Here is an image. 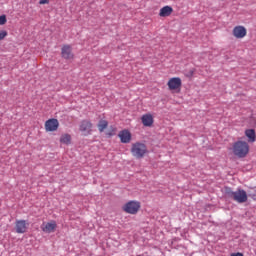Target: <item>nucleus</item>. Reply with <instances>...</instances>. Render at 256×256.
I'll list each match as a JSON object with an SVG mask.
<instances>
[{"mask_svg": "<svg viewBox=\"0 0 256 256\" xmlns=\"http://www.w3.org/2000/svg\"><path fill=\"white\" fill-rule=\"evenodd\" d=\"M232 153L240 159L247 157L249 155V144L245 141H236L232 145Z\"/></svg>", "mask_w": 256, "mask_h": 256, "instance_id": "obj_1", "label": "nucleus"}, {"mask_svg": "<svg viewBox=\"0 0 256 256\" xmlns=\"http://www.w3.org/2000/svg\"><path fill=\"white\" fill-rule=\"evenodd\" d=\"M130 152L135 159H143L149 153V150H147L145 143L135 142L132 144Z\"/></svg>", "mask_w": 256, "mask_h": 256, "instance_id": "obj_2", "label": "nucleus"}, {"mask_svg": "<svg viewBox=\"0 0 256 256\" xmlns=\"http://www.w3.org/2000/svg\"><path fill=\"white\" fill-rule=\"evenodd\" d=\"M122 211L128 215H137L141 211V202L137 200H130L122 206Z\"/></svg>", "mask_w": 256, "mask_h": 256, "instance_id": "obj_3", "label": "nucleus"}, {"mask_svg": "<svg viewBox=\"0 0 256 256\" xmlns=\"http://www.w3.org/2000/svg\"><path fill=\"white\" fill-rule=\"evenodd\" d=\"M226 193L228 197L236 201V203H247V192H245V190L239 189L233 192L231 189H228Z\"/></svg>", "mask_w": 256, "mask_h": 256, "instance_id": "obj_4", "label": "nucleus"}, {"mask_svg": "<svg viewBox=\"0 0 256 256\" xmlns=\"http://www.w3.org/2000/svg\"><path fill=\"white\" fill-rule=\"evenodd\" d=\"M182 86L183 81L179 77L170 78L167 82L169 91H172L173 93H181Z\"/></svg>", "mask_w": 256, "mask_h": 256, "instance_id": "obj_5", "label": "nucleus"}, {"mask_svg": "<svg viewBox=\"0 0 256 256\" xmlns=\"http://www.w3.org/2000/svg\"><path fill=\"white\" fill-rule=\"evenodd\" d=\"M79 129H80L82 135L87 137V135H91V132L93 131V123H91V121H89V120H83L80 123Z\"/></svg>", "mask_w": 256, "mask_h": 256, "instance_id": "obj_6", "label": "nucleus"}, {"mask_svg": "<svg viewBox=\"0 0 256 256\" xmlns=\"http://www.w3.org/2000/svg\"><path fill=\"white\" fill-rule=\"evenodd\" d=\"M232 35L235 39H244V37H247V28L241 25L235 26L232 30Z\"/></svg>", "mask_w": 256, "mask_h": 256, "instance_id": "obj_7", "label": "nucleus"}, {"mask_svg": "<svg viewBox=\"0 0 256 256\" xmlns=\"http://www.w3.org/2000/svg\"><path fill=\"white\" fill-rule=\"evenodd\" d=\"M59 129V120L51 118L45 122V131L53 132Z\"/></svg>", "mask_w": 256, "mask_h": 256, "instance_id": "obj_8", "label": "nucleus"}, {"mask_svg": "<svg viewBox=\"0 0 256 256\" xmlns=\"http://www.w3.org/2000/svg\"><path fill=\"white\" fill-rule=\"evenodd\" d=\"M55 229H57V222L53 220L41 225V230L44 233H55Z\"/></svg>", "mask_w": 256, "mask_h": 256, "instance_id": "obj_9", "label": "nucleus"}, {"mask_svg": "<svg viewBox=\"0 0 256 256\" xmlns=\"http://www.w3.org/2000/svg\"><path fill=\"white\" fill-rule=\"evenodd\" d=\"M27 227L29 224L25 220H17L15 224L16 233L22 234L27 233Z\"/></svg>", "mask_w": 256, "mask_h": 256, "instance_id": "obj_10", "label": "nucleus"}, {"mask_svg": "<svg viewBox=\"0 0 256 256\" xmlns=\"http://www.w3.org/2000/svg\"><path fill=\"white\" fill-rule=\"evenodd\" d=\"M118 137L121 143H131L132 135L131 132L127 129H124L118 133Z\"/></svg>", "mask_w": 256, "mask_h": 256, "instance_id": "obj_11", "label": "nucleus"}, {"mask_svg": "<svg viewBox=\"0 0 256 256\" xmlns=\"http://www.w3.org/2000/svg\"><path fill=\"white\" fill-rule=\"evenodd\" d=\"M63 59H73L74 55L69 45H64L61 49Z\"/></svg>", "mask_w": 256, "mask_h": 256, "instance_id": "obj_12", "label": "nucleus"}, {"mask_svg": "<svg viewBox=\"0 0 256 256\" xmlns=\"http://www.w3.org/2000/svg\"><path fill=\"white\" fill-rule=\"evenodd\" d=\"M142 124L144 127H151L153 125V115L151 114H144L141 117Z\"/></svg>", "mask_w": 256, "mask_h": 256, "instance_id": "obj_13", "label": "nucleus"}, {"mask_svg": "<svg viewBox=\"0 0 256 256\" xmlns=\"http://www.w3.org/2000/svg\"><path fill=\"white\" fill-rule=\"evenodd\" d=\"M173 14V7L164 6L160 9L159 17H170Z\"/></svg>", "mask_w": 256, "mask_h": 256, "instance_id": "obj_14", "label": "nucleus"}, {"mask_svg": "<svg viewBox=\"0 0 256 256\" xmlns=\"http://www.w3.org/2000/svg\"><path fill=\"white\" fill-rule=\"evenodd\" d=\"M245 135L248 138L249 143H255L256 134L254 129H248L245 131Z\"/></svg>", "mask_w": 256, "mask_h": 256, "instance_id": "obj_15", "label": "nucleus"}, {"mask_svg": "<svg viewBox=\"0 0 256 256\" xmlns=\"http://www.w3.org/2000/svg\"><path fill=\"white\" fill-rule=\"evenodd\" d=\"M60 143L62 145H71V135L70 134H62L60 136Z\"/></svg>", "mask_w": 256, "mask_h": 256, "instance_id": "obj_16", "label": "nucleus"}, {"mask_svg": "<svg viewBox=\"0 0 256 256\" xmlns=\"http://www.w3.org/2000/svg\"><path fill=\"white\" fill-rule=\"evenodd\" d=\"M107 127H109V122H107V120H100L98 122V131H100V133H103Z\"/></svg>", "mask_w": 256, "mask_h": 256, "instance_id": "obj_17", "label": "nucleus"}, {"mask_svg": "<svg viewBox=\"0 0 256 256\" xmlns=\"http://www.w3.org/2000/svg\"><path fill=\"white\" fill-rule=\"evenodd\" d=\"M8 33L6 30H2L0 31V41H3V39H5V37H7Z\"/></svg>", "mask_w": 256, "mask_h": 256, "instance_id": "obj_18", "label": "nucleus"}, {"mask_svg": "<svg viewBox=\"0 0 256 256\" xmlns=\"http://www.w3.org/2000/svg\"><path fill=\"white\" fill-rule=\"evenodd\" d=\"M5 23H7V16H0V25H5Z\"/></svg>", "mask_w": 256, "mask_h": 256, "instance_id": "obj_19", "label": "nucleus"}, {"mask_svg": "<svg viewBox=\"0 0 256 256\" xmlns=\"http://www.w3.org/2000/svg\"><path fill=\"white\" fill-rule=\"evenodd\" d=\"M39 4L40 5H47V4H49V0H40Z\"/></svg>", "mask_w": 256, "mask_h": 256, "instance_id": "obj_20", "label": "nucleus"}, {"mask_svg": "<svg viewBox=\"0 0 256 256\" xmlns=\"http://www.w3.org/2000/svg\"><path fill=\"white\" fill-rule=\"evenodd\" d=\"M231 256H243V254H242V253L237 252V253H232V254H231Z\"/></svg>", "mask_w": 256, "mask_h": 256, "instance_id": "obj_21", "label": "nucleus"}]
</instances>
